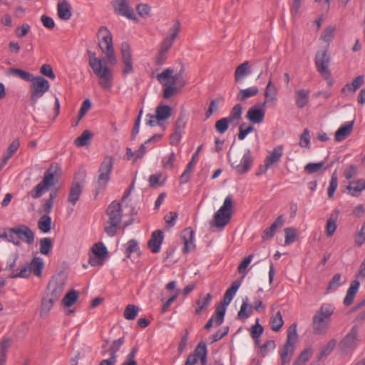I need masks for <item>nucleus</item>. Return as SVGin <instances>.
I'll list each match as a JSON object with an SVG mask.
<instances>
[{
    "label": "nucleus",
    "mask_w": 365,
    "mask_h": 365,
    "mask_svg": "<svg viewBox=\"0 0 365 365\" xmlns=\"http://www.w3.org/2000/svg\"><path fill=\"white\" fill-rule=\"evenodd\" d=\"M299 145L302 148H310V133L308 128H305L301 134Z\"/></svg>",
    "instance_id": "680f3d73"
},
{
    "label": "nucleus",
    "mask_w": 365,
    "mask_h": 365,
    "mask_svg": "<svg viewBox=\"0 0 365 365\" xmlns=\"http://www.w3.org/2000/svg\"><path fill=\"white\" fill-rule=\"evenodd\" d=\"M282 155L283 147L282 145L274 147L264 160V171H267L274 164L277 163L280 160Z\"/></svg>",
    "instance_id": "5701e85b"
},
{
    "label": "nucleus",
    "mask_w": 365,
    "mask_h": 365,
    "mask_svg": "<svg viewBox=\"0 0 365 365\" xmlns=\"http://www.w3.org/2000/svg\"><path fill=\"white\" fill-rule=\"evenodd\" d=\"M20 146V141L18 138L14 139L9 145L6 153L4 155L2 158V164L1 167L5 165L8 160L13 156V155L17 151Z\"/></svg>",
    "instance_id": "4c0bfd02"
},
{
    "label": "nucleus",
    "mask_w": 365,
    "mask_h": 365,
    "mask_svg": "<svg viewBox=\"0 0 365 365\" xmlns=\"http://www.w3.org/2000/svg\"><path fill=\"white\" fill-rule=\"evenodd\" d=\"M113 6L115 11L120 15L129 19L138 21L133 9L130 6L128 0H113Z\"/></svg>",
    "instance_id": "dca6fc26"
},
{
    "label": "nucleus",
    "mask_w": 365,
    "mask_h": 365,
    "mask_svg": "<svg viewBox=\"0 0 365 365\" xmlns=\"http://www.w3.org/2000/svg\"><path fill=\"white\" fill-rule=\"evenodd\" d=\"M339 210H334L329 217L326 225V235L327 237H331L336 230V222L339 217Z\"/></svg>",
    "instance_id": "2f4dec72"
},
{
    "label": "nucleus",
    "mask_w": 365,
    "mask_h": 365,
    "mask_svg": "<svg viewBox=\"0 0 365 365\" xmlns=\"http://www.w3.org/2000/svg\"><path fill=\"white\" fill-rule=\"evenodd\" d=\"M195 355L197 361L200 360L201 365L207 364V347L203 341H200L195 347Z\"/></svg>",
    "instance_id": "58836bf2"
},
{
    "label": "nucleus",
    "mask_w": 365,
    "mask_h": 365,
    "mask_svg": "<svg viewBox=\"0 0 365 365\" xmlns=\"http://www.w3.org/2000/svg\"><path fill=\"white\" fill-rule=\"evenodd\" d=\"M125 255L127 257H130L131 255L139 250V246L137 240L132 239L130 240L125 245Z\"/></svg>",
    "instance_id": "6e6d98bb"
},
{
    "label": "nucleus",
    "mask_w": 365,
    "mask_h": 365,
    "mask_svg": "<svg viewBox=\"0 0 365 365\" xmlns=\"http://www.w3.org/2000/svg\"><path fill=\"white\" fill-rule=\"evenodd\" d=\"M164 239L163 232L160 230L153 232L150 239L148 242V247L153 253H158Z\"/></svg>",
    "instance_id": "4be33fe9"
},
{
    "label": "nucleus",
    "mask_w": 365,
    "mask_h": 365,
    "mask_svg": "<svg viewBox=\"0 0 365 365\" xmlns=\"http://www.w3.org/2000/svg\"><path fill=\"white\" fill-rule=\"evenodd\" d=\"M284 324L282 314L278 311L274 315L271 317L270 325L271 329L274 331H278Z\"/></svg>",
    "instance_id": "37998d69"
},
{
    "label": "nucleus",
    "mask_w": 365,
    "mask_h": 365,
    "mask_svg": "<svg viewBox=\"0 0 365 365\" xmlns=\"http://www.w3.org/2000/svg\"><path fill=\"white\" fill-rule=\"evenodd\" d=\"M212 296L210 294H207L202 299H198L196 302L197 307L195 309V313L200 314L202 311L206 309L211 303Z\"/></svg>",
    "instance_id": "de8ad7c7"
},
{
    "label": "nucleus",
    "mask_w": 365,
    "mask_h": 365,
    "mask_svg": "<svg viewBox=\"0 0 365 365\" xmlns=\"http://www.w3.org/2000/svg\"><path fill=\"white\" fill-rule=\"evenodd\" d=\"M57 14L60 19L68 21L72 16L71 6L66 0H62L57 6Z\"/></svg>",
    "instance_id": "cd10ccee"
},
{
    "label": "nucleus",
    "mask_w": 365,
    "mask_h": 365,
    "mask_svg": "<svg viewBox=\"0 0 365 365\" xmlns=\"http://www.w3.org/2000/svg\"><path fill=\"white\" fill-rule=\"evenodd\" d=\"M359 286L360 282L358 280L351 282L343 301L345 306H349L353 303L355 295L359 291Z\"/></svg>",
    "instance_id": "7c9ffc66"
},
{
    "label": "nucleus",
    "mask_w": 365,
    "mask_h": 365,
    "mask_svg": "<svg viewBox=\"0 0 365 365\" xmlns=\"http://www.w3.org/2000/svg\"><path fill=\"white\" fill-rule=\"evenodd\" d=\"M364 77L362 76H359L353 80L351 83L346 84L345 87H344L341 89V91L343 93H345V91L347 88L351 92H355L358 88H359V87L364 83Z\"/></svg>",
    "instance_id": "8fccbe9b"
},
{
    "label": "nucleus",
    "mask_w": 365,
    "mask_h": 365,
    "mask_svg": "<svg viewBox=\"0 0 365 365\" xmlns=\"http://www.w3.org/2000/svg\"><path fill=\"white\" fill-rule=\"evenodd\" d=\"M180 29V24L176 21L173 26L169 30V34L163 40L161 44L160 50L168 52L173 44L175 39L177 38Z\"/></svg>",
    "instance_id": "a211bd4d"
},
{
    "label": "nucleus",
    "mask_w": 365,
    "mask_h": 365,
    "mask_svg": "<svg viewBox=\"0 0 365 365\" xmlns=\"http://www.w3.org/2000/svg\"><path fill=\"white\" fill-rule=\"evenodd\" d=\"M242 113V106L241 104L237 103L232 107L227 118L232 123L241 119Z\"/></svg>",
    "instance_id": "c03bdc74"
},
{
    "label": "nucleus",
    "mask_w": 365,
    "mask_h": 365,
    "mask_svg": "<svg viewBox=\"0 0 365 365\" xmlns=\"http://www.w3.org/2000/svg\"><path fill=\"white\" fill-rule=\"evenodd\" d=\"M297 337V324L293 323L288 329L285 344L279 351L282 365H285L291 361L292 356L294 353Z\"/></svg>",
    "instance_id": "6e6552de"
},
{
    "label": "nucleus",
    "mask_w": 365,
    "mask_h": 365,
    "mask_svg": "<svg viewBox=\"0 0 365 365\" xmlns=\"http://www.w3.org/2000/svg\"><path fill=\"white\" fill-rule=\"evenodd\" d=\"M336 343H337L336 340H335V339L330 340L327 343V346H324L321 350L319 354H318V356H317L318 360H320L322 358H324V357L327 356V355H329L332 351V350L334 349V347L336 346Z\"/></svg>",
    "instance_id": "5fc2aeb1"
},
{
    "label": "nucleus",
    "mask_w": 365,
    "mask_h": 365,
    "mask_svg": "<svg viewBox=\"0 0 365 365\" xmlns=\"http://www.w3.org/2000/svg\"><path fill=\"white\" fill-rule=\"evenodd\" d=\"M108 219L104 222V231L110 237H114L120 227L123 218L122 206L120 202L113 201L106 208Z\"/></svg>",
    "instance_id": "f03ea898"
},
{
    "label": "nucleus",
    "mask_w": 365,
    "mask_h": 365,
    "mask_svg": "<svg viewBox=\"0 0 365 365\" xmlns=\"http://www.w3.org/2000/svg\"><path fill=\"white\" fill-rule=\"evenodd\" d=\"M355 244L361 247L365 242V222L362 225L360 230L357 232L354 237Z\"/></svg>",
    "instance_id": "338daca9"
},
{
    "label": "nucleus",
    "mask_w": 365,
    "mask_h": 365,
    "mask_svg": "<svg viewBox=\"0 0 365 365\" xmlns=\"http://www.w3.org/2000/svg\"><path fill=\"white\" fill-rule=\"evenodd\" d=\"M31 270L29 269V267L26 266L22 267L19 272L18 270H14L12 274L10 275L11 278H17V277H21V278H26L30 276Z\"/></svg>",
    "instance_id": "e2e57ef3"
},
{
    "label": "nucleus",
    "mask_w": 365,
    "mask_h": 365,
    "mask_svg": "<svg viewBox=\"0 0 365 365\" xmlns=\"http://www.w3.org/2000/svg\"><path fill=\"white\" fill-rule=\"evenodd\" d=\"M9 73L11 76L18 77L25 81L29 82L32 80L33 75L28 71L17 68H10Z\"/></svg>",
    "instance_id": "ea45409f"
},
{
    "label": "nucleus",
    "mask_w": 365,
    "mask_h": 365,
    "mask_svg": "<svg viewBox=\"0 0 365 365\" xmlns=\"http://www.w3.org/2000/svg\"><path fill=\"white\" fill-rule=\"evenodd\" d=\"M124 337H120L114 340L108 349L109 354L111 356H117V352L119 351L120 346L124 344Z\"/></svg>",
    "instance_id": "bf43d9fd"
},
{
    "label": "nucleus",
    "mask_w": 365,
    "mask_h": 365,
    "mask_svg": "<svg viewBox=\"0 0 365 365\" xmlns=\"http://www.w3.org/2000/svg\"><path fill=\"white\" fill-rule=\"evenodd\" d=\"M121 55L122 61L124 64L123 69V73L128 75L133 71L132 55L130 51V46L128 43L123 42L121 44Z\"/></svg>",
    "instance_id": "f3484780"
},
{
    "label": "nucleus",
    "mask_w": 365,
    "mask_h": 365,
    "mask_svg": "<svg viewBox=\"0 0 365 365\" xmlns=\"http://www.w3.org/2000/svg\"><path fill=\"white\" fill-rule=\"evenodd\" d=\"M252 73V68L250 62L246 61L240 64L235 71V81L237 83H242L244 82L246 77Z\"/></svg>",
    "instance_id": "b1692460"
},
{
    "label": "nucleus",
    "mask_w": 365,
    "mask_h": 365,
    "mask_svg": "<svg viewBox=\"0 0 365 365\" xmlns=\"http://www.w3.org/2000/svg\"><path fill=\"white\" fill-rule=\"evenodd\" d=\"M335 28L332 26L327 27L320 36V39L327 43V46L334 37Z\"/></svg>",
    "instance_id": "864d4df0"
},
{
    "label": "nucleus",
    "mask_w": 365,
    "mask_h": 365,
    "mask_svg": "<svg viewBox=\"0 0 365 365\" xmlns=\"http://www.w3.org/2000/svg\"><path fill=\"white\" fill-rule=\"evenodd\" d=\"M56 302V300L46 295L41 302V312H48L52 309Z\"/></svg>",
    "instance_id": "0e129e2a"
},
{
    "label": "nucleus",
    "mask_w": 365,
    "mask_h": 365,
    "mask_svg": "<svg viewBox=\"0 0 365 365\" xmlns=\"http://www.w3.org/2000/svg\"><path fill=\"white\" fill-rule=\"evenodd\" d=\"M98 46L110 63L116 62L110 31L105 26H101L97 34Z\"/></svg>",
    "instance_id": "9d476101"
},
{
    "label": "nucleus",
    "mask_w": 365,
    "mask_h": 365,
    "mask_svg": "<svg viewBox=\"0 0 365 365\" xmlns=\"http://www.w3.org/2000/svg\"><path fill=\"white\" fill-rule=\"evenodd\" d=\"M1 237L17 246L20 245L21 241L32 245L35 238L34 232L25 225H19L8 229Z\"/></svg>",
    "instance_id": "423d86ee"
},
{
    "label": "nucleus",
    "mask_w": 365,
    "mask_h": 365,
    "mask_svg": "<svg viewBox=\"0 0 365 365\" xmlns=\"http://www.w3.org/2000/svg\"><path fill=\"white\" fill-rule=\"evenodd\" d=\"M252 313V307H249V299L245 297L242 299V303L240 307V309L237 313V317L240 319L245 320L249 318Z\"/></svg>",
    "instance_id": "c9c22d12"
},
{
    "label": "nucleus",
    "mask_w": 365,
    "mask_h": 365,
    "mask_svg": "<svg viewBox=\"0 0 365 365\" xmlns=\"http://www.w3.org/2000/svg\"><path fill=\"white\" fill-rule=\"evenodd\" d=\"M60 168L58 165H51L44 173L43 180L38 183L28 195L34 199L39 198L51 186L58 181V175Z\"/></svg>",
    "instance_id": "39448f33"
},
{
    "label": "nucleus",
    "mask_w": 365,
    "mask_h": 365,
    "mask_svg": "<svg viewBox=\"0 0 365 365\" xmlns=\"http://www.w3.org/2000/svg\"><path fill=\"white\" fill-rule=\"evenodd\" d=\"M285 232V245H289L296 240V230L293 227H287L284 229Z\"/></svg>",
    "instance_id": "69168bd1"
},
{
    "label": "nucleus",
    "mask_w": 365,
    "mask_h": 365,
    "mask_svg": "<svg viewBox=\"0 0 365 365\" xmlns=\"http://www.w3.org/2000/svg\"><path fill=\"white\" fill-rule=\"evenodd\" d=\"M358 339V329L354 326L350 331L344 336L340 342V346L343 350L354 349Z\"/></svg>",
    "instance_id": "412c9836"
},
{
    "label": "nucleus",
    "mask_w": 365,
    "mask_h": 365,
    "mask_svg": "<svg viewBox=\"0 0 365 365\" xmlns=\"http://www.w3.org/2000/svg\"><path fill=\"white\" fill-rule=\"evenodd\" d=\"M78 292L76 290L68 292L62 299V303L66 307H70L77 301Z\"/></svg>",
    "instance_id": "09e8293b"
},
{
    "label": "nucleus",
    "mask_w": 365,
    "mask_h": 365,
    "mask_svg": "<svg viewBox=\"0 0 365 365\" xmlns=\"http://www.w3.org/2000/svg\"><path fill=\"white\" fill-rule=\"evenodd\" d=\"M113 168V158L109 155L106 156L98 170V176L93 182L95 197L106 189Z\"/></svg>",
    "instance_id": "7ed1b4c3"
},
{
    "label": "nucleus",
    "mask_w": 365,
    "mask_h": 365,
    "mask_svg": "<svg viewBox=\"0 0 365 365\" xmlns=\"http://www.w3.org/2000/svg\"><path fill=\"white\" fill-rule=\"evenodd\" d=\"M348 193L353 197H359L363 190H365V180L359 179L350 182L346 187Z\"/></svg>",
    "instance_id": "c85d7f7f"
},
{
    "label": "nucleus",
    "mask_w": 365,
    "mask_h": 365,
    "mask_svg": "<svg viewBox=\"0 0 365 365\" xmlns=\"http://www.w3.org/2000/svg\"><path fill=\"white\" fill-rule=\"evenodd\" d=\"M258 93L259 88L257 86H252L240 90L237 95V98L240 101H245L247 99L255 96Z\"/></svg>",
    "instance_id": "f704fd0d"
},
{
    "label": "nucleus",
    "mask_w": 365,
    "mask_h": 365,
    "mask_svg": "<svg viewBox=\"0 0 365 365\" xmlns=\"http://www.w3.org/2000/svg\"><path fill=\"white\" fill-rule=\"evenodd\" d=\"M232 198L227 195L222 205L215 213L213 220L210 222V227L223 229L230 222L232 217Z\"/></svg>",
    "instance_id": "0eeeda50"
},
{
    "label": "nucleus",
    "mask_w": 365,
    "mask_h": 365,
    "mask_svg": "<svg viewBox=\"0 0 365 365\" xmlns=\"http://www.w3.org/2000/svg\"><path fill=\"white\" fill-rule=\"evenodd\" d=\"M284 219L282 215H279L276 220L267 228H266L262 235L263 240H269L272 239L278 227H282L284 225Z\"/></svg>",
    "instance_id": "a878e982"
},
{
    "label": "nucleus",
    "mask_w": 365,
    "mask_h": 365,
    "mask_svg": "<svg viewBox=\"0 0 365 365\" xmlns=\"http://www.w3.org/2000/svg\"><path fill=\"white\" fill-rule=\"evenodd\" d=\"M31 100L36 103L50 88L49 82L41 76H33L31 80Z\"/></svg>",
    "instance_id": "f8f14e48"
},
{
    "label": "nucleus",
    "mask_w": 365,
    "mask_h": 365,
    "mask_svg": "<svg viewBox=\"0 0 365 365\" xmlns=\"http://www.w3.org/2000/svg\"><path fill=\"white\" fill-rule=\"evenodd\" d=\"M181 237L184 242L183 253H188L195 250V232L191 227L184 229L181 233Z\"/></svg>",
    "instance_id": "6ab92c4d"
},
{
    "label": "nucleus",
    "mask_w": 365,
    "mask_h": 365,
    "mask_svg": "<svg viewBox=\"0 0 365 365\" xmlns=\"http://www.w3.org/2000/svg\"><path fill=\"white\" fill-rule=\"evenodd\" d=\"M338 186V178L336 172H334L331 176L329 186L327 190V194L329 198H332Z\"/></svg>",
    "instance_id": "4d7b16f0"
},
{
    "label": "nucleus",
    "mask_w": 365,
    "mask_h": 365,
    "mask_svg": "<svg viewBox=\"0 0 365 365\" xmlns=\"http://www.w3.org/2000/svg\"><path fill=\"white\" fill-rule=\"evenodd\" d=\"M84 181V173H82L81 178L80 179H77V177H75L74 178V180L70 188L69 195L68 198V202L72 204L73 205H75L77 201L79 200V197L82 192Z\"/></svg>",
    "instance_id": "2eb2a0df"
},
{
    "label": "nucleus",
    "mask_w": 365,
    "mask_h": 365,
    "mask_svg": "<svg viewBox=\"0 0 365 365\" xmlns=\"http://www.w3.org/2000/svg\"><path fill=\"white\" fill-rule=\"evenodd\" d=\"M137 352L138 349L136 347H133L130 353L127 355L122 365H137V361L135 360Z\"/></svg>",
    "instance_id": "774afa93"
},
{
    "label": "nucleus",
    "mask_w": 365,
    "mask_h": 365,
    "mask_svg": "<svg viewBox=\"0 0 365 365\" xmlns=\"http://www.w3.org/2000/svg\"><path fill=\"white\" fill-rule=\"evenodd\" d=\"M330 63V57L328 53V48L322 51H318L315 56V64L317 70L322 76H330V71L328 68Z\"/></svg>",
    "instance_id": "4468645a"
},
{
    "label": "nucleus",
    "mask_w": 365,
    "mask_h": 365,
    "mask_svg": "<svg viewBox=\"0 0 365 365\" xmlns=\"http://www.w3.org/2000/svg\"><path fill=\"white\" fill-rule=\"evenodd\" d=\"M229 123H232L227 118H222L216 121L215 127L217 132L222 134L228 129Z\"/></svg>",
    "instance_id": "13d9d810"
},
{
    "label": "nucleus",
    "mask_w": 365,
    "mask_h": 365,
    "mask_svg": "<svg viewBox=\"0 0 365 365\" xmlns=\"http://www.w3.org/2000/svg\"><path fill=\"white\" fill-rule=\"evenodd\" d=\"M92 251L98 258H105L108 255L107 247L103 242L96 243L92 247Z\"/></svg>",
    "instance_id": "3c124183"
},
{
    "label": "nucleus",
    "mask_w": 365,
    "mask_h": 365,
    "mask_svg": "<svg viewBox=\"0 0 365 365\" xmlns=\"http://www.w3.org/2000/svg\"><path fill=\"white\" fill-rule=\"evenodd\" d=\"M184 69L182 68L180 71L174 75V70L168 68L163 70L160 73L157 74L156 78L160 84H170L171 86L183 87L186 84V81L183 78Z\"/></svg>",
    "instance_id": "9b49d317"
},
{
    "label": "nucleus",
    "mask_w": 365,
    "mask_h": 365,
    "mask_svg": "<svg viewBox=\"0 0 365 365\" xmlns=\"http://www.w3.org/2000/svg\"><path fill=\"white\" fill-rule=\"evenodd\" d=\"M354 121H348L341 125L335 133V140L341 142L346 139L352 132Z\"/></svg>",
    "instance_id": "bb28decb"
},
{
    "label": "nucleus",
    "mask_w": 365,
    "mask_h": 365,
    "mask_svg": "<svg viewBox=\"0 0 365 365\" xmlns=\"http://www.w3.org/2000/svg\"><path fill=\"white\" fill-rule=\"evenodd\" d=\"M334 307L329 303H324L312 317V329L314 334L324 333L329 328L331 317L334 314Z\"/></svg>",
    "instance_id": "20e7f679"
},
{
    "label": "nucleus",
    "mask_w": 365,
    "mask_h": 365,
    "mask_svg": "<svg viewBox=\"0 0 365 365\" xmlns=\"http://www.w3.org/2000/svg\"><path fill=\"white\" fill-rule=\"evenodd\" d=\"M310 91L304 88L295 91V104L299 109L305 107L309 101Z\"/></svg>",
    "instance_id": "c756f323"
},
{
    "label": "nucleus",
    "mask_w": 365,
    "mask_h": 365,
    "mask_svg": "<svg viewBox=\"0 0 365 365\" xmlns=\"http://www.w3.org/2000/svg\"><path fill=\"white\" fill-rule=\"evenodd\" d=\"M89 54V66L93 73L99 78V85L103 89L110 90L113 86V75L110 69L106 65V60L104 58H98L96 53L88 51Z\"/></svg>",
    "instance_id": "f257e3e1"
},
{
    "label": "nucleus",
    "mask_w": 365,
    "mask_h": 365,
    "mask_svg": "<svg viewBox=\"0 0 365 365\" xmlns=\"http://www.w3.org/2000/svg\"><path fill=\"white\" fill-rule=\"evenodd\" d=\"M138 307L134 304H128L126 306L123 316L128 320H133L138 314Z\"/></svg>",
    "instance_id": "603ef678"
},
{
    "label": "nucleus",
    "mask_w": 365,
    "mask_h": 365,
    "mask_svg": "<svg viewBox=\"0 0 365 365\" xmlns=\"http://www.w3.org/2000/svg\"><path fill=\"white\" fill-rule=\"evenodd\" d=\"M48 289H51V292L48 293L46 296L56 301L58 300L63 292L62 285H58L56 283H49Z\"/></svg>",
    "instance_id": "79ce46f5"
},
{
    "label": "nucleus",
    "mask_w": 365,
    "mask_h": 365,
    "mask_svg": "<svg viewBox=\"0 0 365 365\" xmlns=\"http://www.w3.org/2000/svg\"><path fill=\"white\" fill-rule=\"evenodd\" d=\"M265 110L257 106H251L247 113L246 118L253 124H260L264 121Z\"/></svg>",
    "instance_id": "aec40b11"
},
{
    "label": "nucleus",
    "mask_w": 365,
    "mask_h": 365,
    "mask_svg": "<svg viewBox=\"0 0 365 365\" xmlns=\"http://www.w3.org/2000/svg\"><path fill=\"white\" fill-rule=\"evenodd\" d=\"M228 160L231 164V166L239 174L247 173L252 167L253 159L250 149L247 148L245 150L243 156L240 163H237V160H233L228 154Z\"/></svg>",
    "instance_id": "ddd939ff"
},
{
    "label": "nucleus",
    "mask_w": 365,
    "mask_h": 365,
    "mask_svg": "<svg viewBox=\"0 0 365 365\" xmlns=\"http://www.w3.org/2000/svg\"><path fill=\"white\" fill-rule=\"evenodd\" d=\"M39 246H40V252L42 255H48L51 252L52 247H53V243L52 240L49 237H43L41 238L39 241Z\"/></svg>",
    "instance_id": "49530a36"
},
{
    "label": "nucleus",
    "mask_w": 365,
    "mask_h": 365,
    "mask_svg": "<svg viewBox=\"0 0 365 365\" xmlns=\"http://www.w3.org/2000/svg\"><path fill=\"white\" fill-rule=\"evenodd\" d=\"M92 135L93 134L90 130H86L75 140L74 143L77 147L85 146L89 143Z\"/></svg>",
    "instance_id": "a18cd8bd"
},
{
    "label": "nucleus",
    "mask_w": 365,
    "mask_h": 365,
    "mask_svg": "<svg viewBox=\"0 0 365 365\" xmlns=\"http://www.w3.org/2000/svg\"><path fill=\"white\" fill-rule=\"evenodd\" d=\"M278 89L272 83V77L269 78L264 90V100L262 105L264 106L270 102H276L277 99Z\"/></svg>",
    "instance_id": "393cba45"
},
{
    "label": "nucleus",
    "mask_w": 365,
    "mask_h": 365,
    "mask_svg": "<svg viewBox=\"0 0 365 365\" xmlns=\"http://www.w3.org/2000/svg\"><path fill=\"white\" fill-rule=\"evenodd\" d=\"M240 286V282L237 281H235L232 283L230 287L227 289L224 294L222 300L220 303L216 307L215 309V323L216 326H220L223 322L225 315L226 313V307L228 306L232 302L233 297H235L237 291L238 290Z\"/></svg>",
    "instance_id": "1a4fd4ad"
},
{
    "label": "nucleus",
    "mask_w": 365,
    "mask_h": 365,
    "mask_svg": "<svg viewBox=\"0 0 365 365\" xmlns=\"http://www.w3.org/2000/svg\"><path fill=\"white\" fill-rule=\"evenodd\" d=\"M171 115V108L168 105H159L155 108V118L158 123Z\"/></svg>",
    "instance_id": "72a5a7b5"
},
{
    "label": "nucleus",
    "mask_w": 365,
    "mask_h": 365,
    "mask_svg": "<svg viewBox=\"0 0 365 365\" xmlns=\"http://www.w3.org/2000/svg\"><path fill=\"white\" fill-rule=\"evenodd\" d=\"M331 165H325L324 161L319 163H309L304 167V171L308 174H314L316 173H324Z\"/></svg>",
    "instance_id": "473e14b6"
},
{
    "label": "nucleus",
    "mask_w": 365,
    "mask_h": 365,
    "mask_svg": "<svg viewBox=\"0 0 365 365\" xmlns=\"http://www.w3.org/2000/svg\"><path fill=\"white\" fill-rule=\"evenodd\" d=\"M38 227L43 233H48L51 230V217L48 215H42L38 221Z\"/></svg>",
    "instance_id": "a19ab883"
},
{
    "label": "nucleus",
    "mask_w": 365,
    "mask_h": 365,
    "mask_svg": "<svg viewBox=\"0 0 365 365\" xmlns=\"http://www.w3.org/2000/svg\"><path fill=\"white\" fill-rule=\"evenodd\" d=\"M43 266L44 262L43 259L38 257H34L29 264L31 272H33L37 277L41 276Z\"/></svg>",
    "instance_id": "e433bc0d"
},
{
    "label": "nucleus",
    "mask_w": 365,
    "mask_h": 365,
    "mask_svg": "<svg viewBox=\"0 0 365 365\" xmlns=\"http://www.w3.org/2000/svg\"><path fill=\"white\" fill-rule=\"evenodd\" d=\"M175 160V155L174 153H171L168 155L163 157V158L162 159V164L163 168L167 170L173 169Z\"/></svg>",
    "instance_id": "052dcab7"
}]
</instances>
